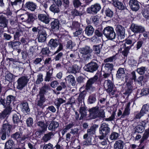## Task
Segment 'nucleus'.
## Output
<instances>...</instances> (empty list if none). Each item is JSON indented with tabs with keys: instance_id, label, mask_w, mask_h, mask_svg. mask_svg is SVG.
I'll list each match as a JSON object with an SVG mask.
<instances>
[{
	"instance_id": "53",
	"label": "nucleus",
	"mask_w": 149,
	"mask_h": 149,
	"mask_svg": "<svg viewBox=\"0 0 149 149\" xmlns=\"http://www.w3.org/2000/svg\"><path fill=\"white\" fill-rule=\"evenodd\" d=\"M105 13L107 16L109 17H112L113 15V12L109 8L106 9Z\"/></svg>"
},
{
	"instance_id": "60",
	"label": "nucleus",
	"mask_w": 149,
	"mask_h": 149,
	"mask_svg": "<svg viewBox=\"0 0 149 149\" xmlns=\"http://www.w3.org/2000/svg\"><path fill=\"white\" fill-rule=\"evenodd\" d=\"M149 93V89L148 88L143 89L141 90V94L142 95H146Z\"/></svg>"
},
{
	"instance_id": "46",
	"label": "nucleus",
	"mask_w": 149,
	"mask_h": 149,
	"mask_svg": "<svg viewBox=\"0 0 149 149\" xmlns=\"http://www.w3.org/2000/svg\"><path fill=\"white\" fill-rule=\"evenodd\" d=\"M147 68L145 67H141L137 68L136 70L137 72L140 75H142L144 74L147 70Z\"/></svg>"
},
{
	"instance_id": "34",
	"label": "nucleus",
	"mask_w": 149,
	"mask_h": 149,
	"mask_svg": "<svg viewBox=\"0 0 149 149\" xmlns=\"http://www.w3.org/2000/svg\"><path fill=\"white\" fill-rule=\"evenodd\" d=\"M60 6H58L54 3L53 4L50 6L49 9L52 12L54 13H57L59 12L60 10L58 7Z\"/></svg>"
},
{
	"instance_id": "12",
	"label": "nucleus",
	"mask_w": 149,
	"mask_h": 149,
	"mask_svg": "<svg viewBox=\"0 0 149 149\" xmlns=\"http://www.w3.org/2000/svg\"><path fill=\"white\" fill-rule=\"evenodd\" d=\"M49 121H47L46 124L43 122L40 121L37 123V125L42 129V130H40L36 132V134H40L46 131L47 128V124H49Z\"/></svg>"
},
{
	"instance_id": "26",
	"label": "nucleus",
	"mask_w": 149,
	"mask_h": 149,
	"mask_svg": "<svg viewBox=\"0 0 149 149\" xmlns=\"http://www.w3.org/2000/svg\"><path fill=\"white\" fill-rule=\"evenodd\" d=\"M149 137V127L145 130L142 138L140 141L141 143H143L145 140H146Z\"/></svg>"
},
{
	"instance_id": "58",
	"label": "nucleus",
	"mask_w": 149,
	"mask_h": 149,
	"mask_svg": "<svg viewBox=\"0 0 149 149\" xmlns=\"http://www.w3.org/2000/svg\"><path fill=\"white\" fill-rule=\"evenodd\" d=\"M143 16L147 19H149V9L145 10L143 14Z\"/></svg>"
},
{
	"instance_id": "9",
	"label": "nucleus",
	"mask_w": 149,
	"mask_h": 149,
	"mask_svg": "<svg viewBox=\"0 0 149 149\" xmlns=\"http://www.w3.org/2000/svg\"><path fill=\"white\" fill-rule=\"evenodd\" d=\"M98 67V65L96 63L91 62L87 64L86 69L88 72H93L96 71Z\"/></svg>"
},
{
	"instance_id": "32",
	"label": "nucleus",
	"mask_w": 149,
	"mask_h": 149,
	"mask_svg": "<svg viewBox=\"0 0 149 149\" xmlns=\"http://www.w3.org/2000/svg\"><path fill=\"white\" fill-rule=\"evenodd\" d=\"M113 67V65L112 63H107L102 68L104 71L105 72L109 71H111L112 70Z\"/></svg>"
},
{
	"instance_id": "56",
	"label": "nucleus",
	"mask_w": 149,
	"mask_h": 149,
	"mask_svg": "<svg viewBox=\"0 0 149 149\" xmlns=\"http://www.w3.org/2000/svg\"><path fill=\"white\" fill-rule=\"evenodd\" d=\"M24 32L25 31L24 29L21 28V29H19V30H18V31L16 32L15 36L16 37H19L20 36L23 35Z\"/></svg>"
},
{
	"instance_id": "41",
	"label": "nucleus",
	"mask_w": 149,
	"mask_h": 149,
	"mask_svg": "<svg viewBox=\"0 0 149 149\" xmlns=\"http://www.w3.org/2000/svg\"><path fill=\"white\" fill-rule=\"evenodd\" d=\"M53 135L52 133L49 132L48 133L45 134L42 137V140L45 142H47L50 140L51 138V136Z\"/></svg>"
},
{
	"instance_id": "40",
	"label": "nucleus",
	"mask_w": 149,
	"mask_h": 149,
	"mask_svg": "<svg viewBox=\"0 0 149 149\" xmlns=\"http://www.w3.org/2000/svg\"><path fill=\"white\" fill-rule=\"evenodd\" d=\"M20 106L22 111L29 112L30 111L28 104L27 103H22L20 105Z\"/></svg>"
},
{
	"instance_id": "62",
	"label": "nucleus",
	"mask_w": 149,
	"mask_h": 149,
	"mask_svg": "<svg viewBox=\"0 0 149 149\" xmlns=\"http://www.w3.org/2000/svg\"><path fill=\"white\" fill-rule=\"evenodd\" d=\"M137 114H136L135 118L136 119H140L142 117L144 116V114L142 112V111L140 110L139 112H137Z\"/></svg>"
},
{
	"instance_id": "15",
	"label": "nucleus",
	"mask_w": 149,
	"mask_h": 149,
	"mask_svg": "<svg viewBox=\"0 0 149 149\" xmlns=\"http://www.w3.org/2000/svg\"><path fill=\"white\" fill-rule=\"evenodd\" d=\"M99 107L97 106L90 109L89 112L90 115L92 116L93 118H95L99 116Z\"/></svg>"
},
{
	"instance_id": "64",
	"label": "nucleus",
	"mask_w": 149,
	"mask_h": 149,
	"mask_svg": "<svg viewBox=\"0 0 149 149\" xmlns=\"http://www.w3.org/2000/svg\"><path fill=\"white\" fill-rule=\"evenodd\" d=\"M53 146L50 143L45 145L43 147V149H52Z\"/></svg>"
},
{
	"instance_id": "22",
	"label": "nucleus",
	"mask_w": 149,
	"mask_h": 149,
	"mask_svg": "<svg viewBox=\"0 0 149 149\" xmlns=\"http://www.w3.org/2000/svg\"><path fill=\"white\" fill-rule=\"evenodd\" d=\"M67 82L71 84L72 86H74L75 84L74 77L71 74L69 75L65 78Z\"/></svg>"
},
{
	"instance_id": "24",
	"label": "nucleus",
	"mask_w": 149,
	"mask_h": 149,
	"mask_svg": "<svg viewBox=\"0 0 149 149\" xmlns=\"http://www.w3.org/2000/svg\"><path fill=\"white\" fill-rule=\"evenodd\" d=\"M125 75L124 68H120L117 71L116 77L118 78H124Z\"/></svg>"
},
{
	"instance_id": "31",
	"label": "nucleus",
	"mask_w": 149,
	"mask_h": 149,
	"mask_svg": "<svg viewBox=\"0 0 149 149\" xmlns=\"http://www.w3.org/2000/svg\"><path fill=\"white\" fill-rule=\"evenodd\" d=\"M11 128V125L8 124H4L1 129V132H5L8 134L10 132Z\"/></svg>"
},
{
	"instance_id": "2",
	"label": "nucleus",
	"mask_w": 149,
	"mask_h": 149,
	"mask_svg": "<svg viewBox=\"0 0 149 149\" xmlns=\"http://www.w3.org/2000/svg\"><path fill=\"white\" fill-rule=\"evenodd\" d=\"M98 127V125H94L87 130V133L84 134L83 137L84 139H87L86 141L83 142L84 145L88 146L92 144L91 142L92 138L90 136H92L95 134V131Z\"/></svg>"
},
{
	"instance_id": "38",
	"label": "nucleus",
	"mask_w": 149,
	"mask_h": 149,
	"mask_svg": "<svg viewBox=\"0 0 149 149\" xmlns=\"http://www.w3.org/2000/svg\"><path fill=\"white\" fill-rule=\"evenodd\" d=\"M22 136V134L19 132H16L12 135V137L16 139L17 141L21 142V137Z\"/></svg>"
},
{
	"instance_id": "48",
	"label": "nucleus",
	"mask_w": 149,
	"mask_h": 149,
	"mask_svg": "<svg viewBox=\"0 0 149 149\" xmlns=\"http://www.w3.org/2000/svg\"><path fill=\"white\" fill-rule=\"evenodd\" d=\"M101 48L100 45H94L93 46V49L95 53L97 54H99L100 53Z\"/></svg>"
},
{
	"instance_id": "25",
	"label": "nucleus",
	"mask_w": 149,
	"mask_h": 149,
	"mask_svg": "<svg viewBox=\"0 0 149 149\" xmlns=\"http://www.w3.org/2000/svg\"><path fill=\"white\" fill-rule=\"evenodd\" d=\"M94 29L91 25L86 26L85 29V33L88 36H92L94 31Z\"/></svg>"
},
{
	"instance_id": "42",
	"label": "nucleus",
	"mask_w": 149,
	"mask_h": 149,
	"mask_svg": "<svg viewBox=\"0 0 149 149\" xmlns=\"http://www.w3.org/2000/svg\"><path fill=\"white\" fill-rule=\"evenodd\" d=\"M78 67L76 65L69 67L68 68V72L70 73H75L78 71Z\"/></svg>"
},
{
	"instance_id": "50",
	"label": "nucleus",
	"mask_w": 149,
	"mask_h": 149,
	"mask_svg": "<svg viewBox=\"0 0 149 149\" xmlns=\"http://www.w3.org/2000/svg\"><path fill=\"white\" fill-rule=\"evenodd\" d=\"M22 0H15L14 1H11L9 3V6L11 5L12 6L19 5L22 3Z\"/></svg>"
},
{
	"instance_id": "61",
	"label": "nucleus",
	"mask_w": 149,
	"mask_h": 149,
	"mask_svg": "<svg viewBox=\"0 0 149 149\" xmlns=\"http://www.w3.org/2000/svg\"><path fill=\"white\" fill-rule=\"evenodd\" d=\"M13 78V74L10 73L8 74L5 76V79L8 81H11Z\"/></svg>"
},
{
	"instance_id": "7",
	"label": "nucleus",
	"mask_w": 149,
	"mask_h": 149,
	"mask_svg": "<svg viewBox=\"0 0 149 149\" xmlns=\"http://www.w3.org/2000/svg\"><path fill=\"white\" fill-rule=\"evenodd\" d=\"M130 29L132 32L136 33H142L145 31L143 27L134 24H131Z\"/></svg>"
},
{
	"instance_id": "13",
	"label": "nucleus",
	"mask_w": 149,
	"mask_h": 149,
	"mask_svg": "<svg viewBox=\"0 0 149 149\" xmlns=\"http://www.w3.org/2000/svg\"><path fill=\"white\" fill-rule=\"evenodd\" d=\"M129 5L131 9L134 11L138 10L139 8V6L137 1L136 0H130Z\"/></svg>"
},
{
	"instance_id": "54",
	"label": "nucleus",
	"mask_w": 149,
	"mask_h": 149,
	"mask_svg": "<svg viewBox=\"0 0 149 149\" xmlns=\"http://www.w3.org/2000/svg\"><path fill=\"white\" fill-rule=\"evenodd\" d=\"M13 141L12 140L8 141L5 144V147L8 148H10L13 145Z\"/></svg>"
},
{
	"instance_id": "63",
	"label": "nucleus",
	"mask_w": 149,
	"mask_h": 149,
	"mask_svg": "<svg viewBox=\"0 0 149 149\" xmlns=\"http://www.w3.org/2000/svg\"><path fill=\"white\" fill-rule=\"evenodd\" d=\"M59 18L60 19V23L62 24L63 25L65 24L66 22L65 16H63V15L60 16L59 17Z\"/></svg>"
},
{
	"instance_id": "28",
	"label": "nucleus",
	"mask_w": 149,
	"mask_h": 149,
	"mask_svg": "<svg viewBox=\"0 0 149 149\" xmlns=\"http://www.w3.org/2000/svg\"><path fill=\"white\" fill-rule=\"evenodd\" d=\"M130 102H129L126 104L122 116V117H124L125 116H128L130 114Z\"/></svg>"
},
{
	"instance_id": "3",
	"label": "nucleus",
	"mask_w": 149,
	"mask_h": 149,
	"mask_svg": "<svg viewBox=\"0 0 149 149\" xmlns=\"http://www.w3.org/2000/svg\"><path fill=\"white\" fill-rule=\"evenodd\" d=\"M104 86L106 91L110 96L116 95L118 92L116 88L111 81L105 80Z\"/></svg>"
},
{
	"instance_id": "29",
	"label": "nucleus",
	"mask_w": 149,
	"mask_h": 149,
	"mask_svg": "<svg viewBox=\"0 0 149 149\" xmlns=\"http://www.w3.org/2000/svg\"><path fill=\"white\" fill-rule=\"evenodd\" d=\"M59 126L58 123L56 122L52 121L48 127V129L50 130H52L57 128Z\"/></svg>"
},
{
	"instance_id": "1",
	"label": "nucleus",
	"mask_w": 149,
	"mask_h": 149,
	"mask_svg": "<svg viewBox=\"0 0 149 149\" xmlns=\"http://www.w3.org/2000/svg\"><path fill=\"white\" fill-rule=\"evenodd\" d=\"M49 86L45 84L40 89L39 94L37 95V105L40 108H44L45 105L44 104L46 100L44 95L49 89Z\"/></svg>"
},
{
	"instance_id": "21",
	"label": "nucleus",
	"mask_w": 149,
	"mask_h": 149,
	"mask_svg": "<svg viewBox=\"0 0 149 149\" xmlns=\"http://www.w3.org/2000/svg\"><path fill=\"white\" fill-rule=\"evenodd\" d=\"M26 7L29 10L31 11H34L37 7L36 3L28 1L26 2L25 4Z\"/></svg>"
},
{
	"instance_id": "39",
	"label": "nucleus",
	"mask_w": 149,
	"mask_h": 149,
	"mask_svg": "<svg viewBox=\"0 0 149 149\" xmlns=\"http://www.w3.org/2000/svg\"><path fill=\"white\" fill-rule=\"evenodd\" d=\"M86 109L85 107H82L80 108L79 109V112L81 114V116L80 117V119H81L83 117L86 116Z\"/></svg>"
},
{
	"instance_id": "8",
	"label": "nucleus",
	"mask_w": 149,
	"mask_h": 149,
	"mask_svg": "<svg viewBox=\"0 0 149 149\" xmlns=\"http://www.w3.org/2000/svg\"><path fill=\"white\" fill-rule=\"evenodd\" d=\"M110 129L108 125L105 123H103L99 128L100 134L107 135L110 132Z\"/></svg>"
},
{
	"instance_id": "45",
	"label": "nucleus",
	"mask_w": 149,
	"mask_h": 149,
	"mask_svg": "<svg viewBox=\"0 0 149 149\" xmlns=\"http://www.w3.org/2000/svg\"><path fill=\"white\" fill-rule=\"evenodd\" d=\"M52 69V70H50L49 71L47 72L46 75L44 79L45 81H49L51 79L52 75L53 70V69Z\"/></svg>"
},
{
	"instance_id": "14",
	"label": "nucleus",
	"mask_w": 149,
	"mask_h": 149,
	"mask_svg": "<svg viewBox=\"0 0 149 149\" xmlns=\"http://www.w3.org/2000/svg\"><path fill=\"white\" fill-rule=\"evenodd\" d=\"M116 31L120 35L121 38H124L125 37V30L124 27L120 25H118L116 29Z\"/></svg>"
},
{
	"instance_id": "33",
	"label": "nucleus",
	"mask_w": 149,
	"mask_h": 149,
	"mask_svg": "<svg viewBox=\"0 0 149 149\" xmlns=\"http://www.w3.org/2000/svg\"><path fill=\"white\" fill-rule=\"evenodd\" d=\"M7 20L2 15H0V26L2 27H6L7 26Z\"/></svg>"
},
{
	"instance_id": "30",
	"label": "nucleus",
	"mask_w": 149,
	"mask_h": 149,
	"mask_svg": "<svg viewBox=\"0 0 149 149\" xmlns=\"http://www.w3.org/2000/svg\"><path fill=\"white\" fill-rule=\"evenodd\" d=\"M125 93L124 94L129 95L132 91V87L130 82H128L125 88Z\"/></svg>"
},
{
	"instance_id": "27",
	"label": "nucleus",
	"mask_w": 149,
	"mask_h": 149,
	"mask_svg": "<svg viewBox=\"0 0 149 149\" xmlns=\"http://www.w3.org/2000/svg\"><path fill=\"white\" fill-rule=\"evenodd\" d=\"M142 125H138L135 129V132L142 133L145 129V125L146 123L144 122L142 123Z\"/></svg>"
},
{
	"instance_id": "57",
	"label": "nucleus",
	"mask_w": 149,
	"mask_h": 149,
	"mask_svg": "<svg viewBox=\"0 0 149 149\" xmlns=\"http://www.w3.org/2000/svg\"><path fill=\"white\" fill-rule=\"evenodd\" d=\"M107 140H104L103 141L99 143L98 147L100 148H104V147H103L102 146H104L107 145Z\"/></svg>"
},
{
	"instance_id": "19",
	"label": "nucleus",
	"mask_w": 149,
	"mask_h": 149,
	"mask_svg": "<svg viewBox=\"0 0 149 149\" xmlns=\"http://www.w3.org/2000/svg\"><path fill=\"white\" fill-rule=\"evenodd\" d=\"M21 43L19 41H11L8 42V45L9 48H11L13 49H17L19 47Z\"/></svg>"
},
{
	"instance_id": "16",
	"label": "nucleus",
	"mask_w": 149,
	"mask_h": 149,
	"mask_svg": "<svg viewBox=\"0 0 149 149\" xmlns=\"http://www.w3.org/2000/svg\"><path fill=\"white\" fill-rule=\"evenodd\" d=\"M38 18L39 20L46 24H48L49 22L48 17L45 14H39L38 15Z\"/></svg>"
},
{
	"instance_id": "17",
	"label": "nucleus",
	"mask_w": 149,
	"mask_h": 149,
	"mask_svg": "<svg viewBox=\"0 0 149 149\" xmlns=\"http://www.w3.org/2000/svg\"><path fill=\"white\" fill-rule=\"evenodd\" d=\"M124 143L123 141L119 140L115 141L114 144V149H123Z\"/></svg>"
},
{
	"instance_id": "44",
	"label": "nucleus",
	"mask_w": 149,
	"mask_h": 149,
	"mask_svg": "<svg viewBox=\"0 0 149 149\" xmlns=\"http://www.w3.org/2000/svg\"><path fill=\"white\" fill-rule=\"evenodd\" d=\"M35 16L31 13H27V22H32L35 19Z\"/></svg>"
},
{
	"instance_id": "55",
	"label": "nucleus",
	"mask_w": 149,
	"mask_h": 149,
	"mask_svg": "<svg viewBox=\"0 0 149 149\" xmlns=\"http://www.w3.org/2000/svg\"><path fill=\"white\" fill-rule=\"evenodd\" d=\"M57 102L55 103V104L57 107H59L61 104L65 102V100H63L61 98H58L57 100Z\"/></svg>"
},
{
	"instance_id": "59",
	"label": "nucleus",
	"mask_w": 149,
	"mask_h": 149,
	"mask_svg": "<svg viewBox=\"0 0 149 149\" xmlns=\"http://www.w3.org/2000/svg\"><path fill=\"white\" fill-rule=\"evenodd\" d=\"M80 24L77 22H72V25L71 26L72 29H76L79 27Z\"/></svg>"
},
{
	"instance_id": "43",
	"label": "nucleus",
	"mask_w": 149,
	"mask_h": 149,
	"mask_svg": "<svg viewBox=\"0 0 149 149\" xmlns=\"http://www.w3.org/2000/svg\"><path fill=\"white\" fill-rule=\"evenodd\" d=\"M119 136V134L116 132H112L109 136V139L111 141L115 140Z\"/></svg>"
},
{
	"instance_id": "51",
	"label": "nucleus",
	"mask_w": 149,
	"mask_h": 149,
	"mask_svg": "<svg viewBox=\"0 0 149 149\" xmlns=\"http://www.w3.org/2000/svg\"><path fill=\"white\" fill-rule=\"evenodd\" d=\"M96 99L95 95H90L88 100V102L90 104H92L95 102Z\"/></svg>"
},
{
	"instance_id": "10",
	"label": "nucleus",
	"mask_w": 149,
	"mask_h": 149,
	"mask_svg": "<svg viewBox=\"0 0 149 149\" xmlns=\"http://www.w3.org/2000/svg\"><path fill=\"white\" fill-rule=\"evenodd\" d=\"M101 8V6L99 4L96 3L88 8L87 9L88 13H96L99 11Z\"/></svg>"
},
{
	"instance_id": "35",
	"label": "nucleus",
	"mask_w": 149,
	"mask_h": 149,
	"mask_svg": "<svg viewBox=\"0 0 149 149\" xmlns=\"http://www.w3.org/2000/svg\"><path fill=\"white\" fill-rule=\"evenodd\" d=\"M11 110V109L10 108H7V107L1 114V118L3 119L6 117L10 113Z\"/></svg>"
},
{
	"instance_id": "37",
	"label": "nucleus",
	"mask_w": 149,
	"mask_h": 149,
	"mask_svg": "<svg viewBox=\"0 0 149 149\" xmlns=\"http://www.w3.org/2000/svg\"><path fill=\"white\" fill-rule=\"evenodd\" d=\"M113 4L115 7L117 8L119 10H122L125 8V7L123 3L120 2L118 1L114 2Z\"/></svg>"
},
{
	"instance_id": "11",
	"label": "nucleus",
	"mask_w": 149,
	"mask_h": 149,
	"mask_svg": "<svg viewBox=\"0 0 149 149\" xmlns=\"http://www.w3.org/2000/svg\"><path fill=\"white\" fill-rule=\"evenodd\" d=\"M92 49L88 46H85V47L79 49V51L81 54L84 55H88V57L90 56V54L92 52Z\"/></svg>"
},
{
	"instance_id": "20",
	"label": "nucleus",
	"mask_w": 149,
	"mask_h": 149,
	"mask_svg": "<svg viewBox=\"0 0 149 149\" xmlns=\"http://www.w3.org/2000/svg\"><path fill=\"white\" fill-rule=\"evenodd\" d=\"M51 26L53 31L58 30L59 27V21L57 19H54L51 22Z\"/></svg>"
},
{
	"instance_id": "47",
	"label": "nucleus",
	"mask_w": 149,
	"mask_h": 149,
	"mask_svg": "<svg viewBox=\"0 0 149 149\" xmlns=\"http://www.w3.org/2000/svg\"><path fill=\"white\" fill-rule=\"evenodd\" d=\"M19 114L17 113L13 114V120L15 123H17L20 121Z\"/></svg>"
},
{
	"instance_id": "49",
	"label": "nucleus",
	"mask_w": 149,
	"mask_h": 149,
	"mask_svg": "<svg viewBox=\"0 0 149 149\" xmlns=\"http://www.w3.org/2000/svg\"><path fill=\"white\" fill-rule=\"evenodd\" d=\"M43 75L42 73L38 74L37 76V79L36 81V83L37 84H39L43 80Z\"/></svg>"
},
{
	"instance_id": "36",
	"label": "nucleus",
	"mask_w": 149,
	"mask_h": 149,
	"mask_svg": "<svg viewBox=\"0 0 149 149\" xmlns=\"http://www.w3.org/2000/svg\"><path fill=\"white\" fill-rule=\"evenodd\" d=\"M15 100V98L13 96L10 95L7 97L6 101V105H7V108H10V103L13 102Z\"/></svg>"
},
{
	"instance_id": "4",
	"label": "nucleus",
	"mask_w": 149,
	"mask_h": 149,
	"mask_svg": "<svg viewBox=\"0 0 149 149\" xmlns=\"http://www.w3.org/2000/svg\"><path fill=\"white\" fill-rule=\"evenodd\" d=\"M103 33L106 38L109 40H113L116 38V34L113 28L111 26H108L105 28Z\"/></svg>"
},
{
	"instance_id": "18",
	"label": "nucleus",
	"mask_w": 149,
	"mask_h": 149,
	"mask_svg": "<svg viewBox=\"0 0 149 149\" xmlns=\"http://www.w3.org/2000/svg\"><path fill=\"white\" fill-rule=\"evenodd\" d=\"M48 45L51 48V49H53L56 47L58 45L57 40L56 39H51L48 42Z\"/></svg>"
},
{
	"instance_id": "6",
	"label": "nucleus",
	"mask_w": 149,
	"mask_h": 149,
	"mask_svg": "<svg viewBox=\"0 0 149 149\" xmlns=\"http://www.w3.org/2000/svg\"><path fill=\"white\" fill-rule=\"evenodd\" d=\"M27 82V79L25 77L23 76L19 78L17 80V88L20 90H22L26 85Z\"/></svg>"
},
{
	"instance_id": "23",
	"label": "nucleus",
	"mask_w": 149,
	"mask_h": 149,
	"mask_svg": "<svg viewBox=\"0 0 149 149\" xmlns=\"http://www.w3.org/2000/svg\"><path fill=\"white\" fill-rule=\"evenodd\" d=\"M47 34L46 32L45 31H43L38 37V42H43L45 41L46 39Z\"/></svg>"
},
{
	"instance_id": "5",
	"label": "nucleus",
	"mask_w": 149,
	"mask_h": 149,
	"mask_svg": "<svg viewBox=\"0 0 149 149\" xmlns=\"http://www.w3.org/2000/svg\"><path fill=\"white\" fill-rule=\"evenodd\" d=\"M98 78V76L95 75L93 77L87 81L85 88L87 91L91 93L95 90V88L93 86V84L96 81Z\"/></svg>"
},
{
	"instance_id": "52",
	"label": "nucleus",
	"mask_w": 149,
	"mask_h": 149,
	"mask_svg": "<svg viewBox=\"0 0 149 149\" xmlns=\"http://www.w3.org/2000/svg\"><path fill=\"white\" fill-rule=\"evenodd\" d=\"M149 106L147 104L144 105L141 109V111H142V112L145 115L148 112L149 110Z\"/></svg>"
}]
</instances>
